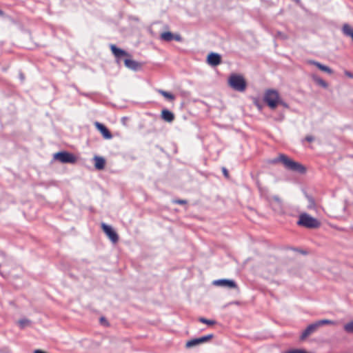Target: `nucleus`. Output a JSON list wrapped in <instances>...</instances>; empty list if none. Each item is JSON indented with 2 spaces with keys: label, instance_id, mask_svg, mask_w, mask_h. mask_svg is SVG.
<instances>
[{
  "label": "nucleus",
  "instance_id": "1",
  "mask_svg": "<svg viewBox=\"0 0 353 353\" xmlns=\"http://www.w3.org/2000/svg\"><path fill=\"white\" fill-rule=\"evenodd\" d=\"M270 163L272 164L281 163L286 169L301 174H303L306 171L305 168L303 165L299 162L293 161L284 154H279L277 157L270 160Z\"/></svg>",
  "mask_w": 353,
  "mask_h": 353
},
{
  "label": "nucleus",
  "instance_id": "2",
  "mask_svg": "<svg viewBox=\"0 0 353 353\" xmlns=\"http://www.w3.org/2000/svg\"><path fill=\"white\" fill-rule=\"evenodd\" d=\"M297 225L305 227L306 228L314 229L319 228L321 223L316 219L304 212L299 215Z\"/></svg>",
  "mask_w": 353,
  "mask_h": 353
},
{
  "label": "nucleus",
  "instance_id": "3",
  "mask_svg": "<svg viewBox=\"0 0 353 353\" xmlns=\"http://www.w3.org/2000/svg\"><path fill=\"white\" fill-rule=\"evenodd\" d=\"M229 84L234 90L243 92L246 88V82L241 75L232 74L229 78Z\"/></svg>",
  "mask_w": 353,
  "mask_h": 353
},
{
  "label": "nucleus",
  "instance_id": "4",
  "mask_svg": "<svg viewBox=\"0 0 353 353\" xmlns=\"http://www.w3.org/2000/svg\"><path fill=\"white\" fill-rule=\"evenodd\" d=\"M264 101L271 109H275L279 103V92L275 90H268L264 94Z\"/></svg>",
  "mask_w": 353,
  "mask_h": 353
},
{
  "label": "nucleus",
  "instance_id": "5",
  "mask_svg": "<svg viewBox=\"0 0 353 353\" xmlns=\"http://www.w3.org/2000/svg\"><path fill=\"white\" fill-rule=\"evenodd\" d=\"M54 158L63 163H74L77 158L68 152H59L54 154Z\"/></svg>",
  "mask_w": 353,
  "mask_h": 353
},
{
  "label": "nucleus",
  "instance_id": "6",
  "mask_svg": "<svg viewBox=\"0 0 353 353\" xmlns=\"http://www.w3.org/2000/svg\"><path fill=\"white\" fill-rule=\"evenodd\" d=\"M101 228L112 242L117 243L118 241L119 236L111 226L103 223Z\"/></svg>",
  "mask_w": 353,
  "mask_h": 353
},
{
  "label": "nucleus",
  "instance_id": "7",
  "mask_svg": "<svg viewBox=\"0 0 353 353\" xmlns=\"http://www.w3.org/2000/svg\"><path fill=\"white\" fill-rule=\"evenodd\" d=\"M213 284L216 286H222L229 289H239L236 283L230 279H218L213 281Z\"/></svg>",
  "mask_w": 353,
  "mask_h": 353
},
{
  "label": "nucleus",
  "instance_id": "8",
  "mask_svg": "<svg viewBox=\"0 0 353 353\" xmlns=\"http://www.w3.org/2000/svg\"><path fill=\"white\" fill-rule=\"evenodd\" d=\"M213 336H214L213 334H208V335L203 336H201L199 338L193 339L192 340L188 341L186 343V347H194L199 344L205 343V342L208 341L209 340H210L211 339H212Z\"/></svg>",
  "mask_w": 353,
  "mask_h": 353
},
{
  "label": "nucleus",
  "instance_id": "9",
  "mask_svg": "<svg viewBox=\"0 0 353 353\" xmlns=\"http://www.w3.org/2000/svg\"><path fill=\"white\" fill-rule=\"evenodd\" d=\"M319 327V325L317 321L309 325L302 332L301 339H305L308 336L316 332Z\"/></svg>",
  "mask_w": 353,
  "mask_h": 353
},
{
  "label": "nucleus",
  "instance_id": "10",
  "mask_svg": "<svg viewBox=\"0 0 353 353\" xmlns=\"http://www.w3.org/2000/svg\"><path fill=\"white\" fill-rule=\"evenodd\" d=\"M208 62L212 66L219 65L221 62V55L214 52L210 53L208 56Z\"/></svg>",
  "mask_w": 353,
  "mask_h": 353
},
{
  "label": "nucleus",
  "instance_id": "11",
  "mask_svg": "<svg viewBox=\"0 0 353 353\" xmlns=\"http://www.w3.org/2000/svg\"><path fill=\"white\" fill-rule=\"evenodd\" d=\"M94 125L97 130H99L100 132L103 134L104 138L110 139L112 137L111 132L103 124L96 122Z\"/></svg>",
  "mask_w": 353,
  "mask_h": 353
},
{
  "label": "nucleus",
  "instance_id": "12",
  "mask_svg": "<svg viewBox=\"0 0 353 353\" xmlns=\"http://www.w3.org/2000/svg\"><path fill=\"white\" fill-rule=\"evenodd\" d=\"M307 62V63H309L310 65H315L319 70H322V71H323L325 72H327V73H328L330 74L333 73V70L330 68H329L327 65H323L320 62H318V61H314V60H308Z\"/></svg>",
  "mask_w": 353,
  "mask_h": 353
},
{
  "label": "nucleus",
  "instance_id": "13",
  "mask_svg": "<svg viewBox=\"0 0 353 353\" xmlns=\"http://www.w3.org/2000/svg\"><path fill=\"white\" fill-rule=\"evenodd\" d=\"M110 49L112 54L117 59H121L122 57L128 56V54L125 50L117 48L115 45L111 44Z\"/></svg>",
  "mask_w": 353,
  "mask_h": 353
},
{
  "label": "nucleus",
  "instance_id": "14",
  "mask_svg": "<svg viewBox=\"0 0 353 353\" xmlns=\"http://www.w3.org/2000/svg\"><path fill=\"white\" fill-rule=\"evenodd\" d=\"M270 204L274 210H281L282 209V201L278 196H273L270 200Z\"/></svg>",
  "mask_w": 353,
  "mask_h": 353
},
{
  "label": "nucleus",
  "instance_id": "15",
  "mask_svg": "<svg viewBox=\"0 0 353 353\" xmlns=\"http://www.w3.org/2000/svg\"><path fill=\"white\" fill-rule=\"evenodd\" d=\"M124 63L128 68L132 70H137L141 67L140 64L137 61L130 59H125L124 60Z\"/></svg>",
  "mask_w": 353,
  "mask_h": 353
},
{
  "label": "nucleus",
  "instance_id": "16",
  "mask_svg": "<svg viewBox=\"0 0 353 353\" xmlns=\"http://www.w3.org/2000/svg\"><path fill=\"white\" fill-rule=\"evenodd\" d=\"M161 118L165 121H167V122H172L174 119V114L167 110V109H164L162 110L161 112Z\"/></svg>",
  "mask_w": 353,
  "mask_h": 353
},
{
  "label": "nucleus",
  "instance_id": "17",
  "mask_svg": "<svg viewBox=\"0 0 353 353\" xmlns=\"http://www.w3.org/2000/svg\"><path fill=\"white\" fill-rule=\"evenodd\" d=\"M94 167L97 170H103L105 165V161L104 158L101 157L95 156L94 157Z\"/></svg>",
  "mask_w": 353,
  "mask_h": 353
},
{
  "label": "nucleus",
  "instance_id": "18",
  "mask_svg": "<svg viewBox=\"0 0 353 353\" xmlns=\"http://www.w3.org/2000/svg\"><path fill=\"white\" fill-rule=\"evenodd\" d=\"M157 92L168 101H173L175 99V96L170 92L161 89L158 90Z\"/></svg>",
  "mask_w": 353,
  "mask_h": 353
},
{
  "label": "nucleus",
  "instance_id": "19",
  "mask_svg": "<svg viewBox=\"0 0 353 353\" xmlns=\"http://www.w3.org/2000/svg\"><path fill=\"white\" fill-rule=\"evenodd\" d=\"M312 79L314 81L315 83H316L318 85H321V87L324 88H327L328 86V84L321 78L319 77L316 75H312Z\"/></svg>",
  "mask_w": 353,
  "mask_h": 353
},
{
  "label": "nucleus",
  "instance_id": "20",
  "mask_svg": "<svg viewBox=\"0 0 353 353\" xmlns=\"http://www.w3.org/2000/svg\"><path fill=\"white\" fill-rule=\"evenodd\" d=\"M161 39L165 41H170L174 39V34L170 32H165L161 34Z\"/></svg>",
  "mask_w": 353,
  "mask_h": 353
},
{
  "label": "nucleus",
  "instance_id": "21",
  "mask_svg": "<svg viewBox=\"0 0 353 353\" xmlns=\"http://www.w3.org/2000/svg\"><path fill=\"white\" fill-rule=\"evenodd\" d=\"M306 198L308 202L307 208L309 210L316 209V203L314 199L312 196L307 194L306 195Z\"/></svg>",
  "mask_w": 353,
  "mask_h": 353
},
{
  "label": "nucleus",
  "instance_id": "22",
  "mask_svg": "<svg viewBox=\"0 0 353 353\" xmlns=\"http://www.w3.org/2000/svg\"><path fill=\"white\" fill-rule=\"evenodd\" d=\"M319 323V327L322 326L323 325H336V322L334 321H331L328 319H322L317 321Z\"/></svg>",
  "mask_w": 353,
  "mask_h": 353
},
{
  "label": "nucleus",
  "instance_id": "23",
  "mask_svg": "<svg viewBox=\"0 0 353 353\" xmlns=\"http://www.w3.org/2000/svg\"><path fill=\"white\" fill-rule=\"evenodd\" d=\"M18 324L20 328L23 329L30 324V321L27 319H22L18 321Z\"/></svg>",
  "mask_w": 353,
  "mask_h": 353
},
{
  "label": "nucleus",
  "instance_id": "24",
  "mask_svg": "<svg viewBox=\"0 0 353 353\" xmlns=\"http://www.w3.org/2000/svg\"><path fill=\"white\" fill-rule=\"evenodd\" d=\"M199 321L203 323H205L208 325H213L216 323V321H214V320H210V319H207L205 318H203V317H200L199 319Z\"/></svg>",
  "mask_w": 353,
  "mask_h": 353
},
{
  "label": "nucleus",
  "instance_id": "25",
  "mask_svg": "<svg viewBox=\"0 0 353 353\" xmlns=\"http://www.w3.org/2000/svg\"><path fill=\"white\" fill-rule=\"evenodd\" d=\"M343 328L346 332L353 333V320L351 322L346 323Z\"/></svg>",
  "mask_w": 353,
  "mask_h": 353
},
{
  "label": "nucleus",
  "instance_id": "26",
  "mask_svg": "<svg viewBox=\"0 0 353 353\" xmlns=\"http://www.w3.org/2000/svg\"><path fill=\"white\" fill-rule=\"evenodd\" d=\"M173 203H176V204L183 205V204L187 203V201L183 200V199H175V200H173Z\"/></svg>",
  "mask_w": 353,
  "mask_h": 353
},
{
  "label": "nucleus",
  "instance_id": "27",
  "mask_svg": "<svg viewBox=\"0 0 353 353\" xmlns=\"http://www.w3.org/2000/svg\"><path fill=\"white\" fill-rule=\"evenodd\" d=\"M277 36L282 39H285L287 38V37L281 32H277Z\"/></svg>",
  "mask_w": 353,
  "mask_h": 353
},
{
  "label": "nucleus",
  "instance_id": "28",
  "mask_svg": "<svg viewBox=\"0 0 353 353\" xmlns=\"http://www.w3.org/2000/svg\"><path fill=\"white\" fill-rule=\"evenodd\" d=\"M305 139L308 142H312L314 141V139L312 136L308 135L305 137Z\"/></svg>",
  "mask_w": 353,
  "mask_h": 353
},
{
  "label": "nucleus",
  "instance_id": "29",
  "mask_svg": "<svg viewBox=\"0 0 353 353\" xmlns=\"http://www.w3.org/2000/svg\"><path fill=\"white\" fill-rule=\"evenodd\" d=\"M299 349L290 350L283 353H299Z\"/></svg>",
  "mask_w": 353,
  "mask_h": 353
},
{
  "label": "nucleus",
  "instance_id": "30",
  "mask_svg": "<svg viewBox=\"0 0 353 353\" xmlns=\"http://www.w3.org/2000/svg\"><path fill=\"white\" fill-rule=\"evenodd\" d=\"M222 171H223V173L224 176H225V177H228L229 174H228V170H227L225 168H222Z\"/></svg>",
  "mask_w": 353,
  "mask_h": 353
},
{
  "label": "nucleus",
  "instance_id": "31",
  "mask_svg": "<svg viewBox=\"0 0 353 353\" xmlns=\"http://www.w3.org/2000/svg\"><path fill=\"white\" fill-rule=\"evenodd\" d=\"M174 39L177 41H181V37L179 34H176V35H174Z\"/></svg>",
  "mask_w": 353,
  "mask_h": 353
},
{
  "label": "nucleus",
  "instance_id": "32",
  "mask_svg": "<svg viewBox=\"0 0 353 353\" xmlns=\"http://www.w3.org/2000/svg\"><path fill=\"white\" fill-rule=\"evenodd\" d=\"M279 104L282 105L283 106H284L285 108H288V105L285 102H284L282 100H281L280 99H279Z\"/></svg>",
  "mask_w": 353,
  "mask_h": 353
},
{
  "label": "nucleus",
  "instance_id": "33",
  "mask_svg": "<svg viewBox=\"0 0 353 353\" xmlns=\"http://www.w3.org/2000/svg\"><path fill=\"white\" fill-rule=\"evenodd\" d=\"M345 74L350 78H353V74L349 71H345Z\"/></svg>",
  "mask_w": 353,
  "mask_h": 353
},
{
  "label": "nucleus",
  "instance_id": "34",
  "mask_svg": "<svg viewBox=\"0 0 353 353\" xmlns=\"http://www.w3.org/2000/svg\"><path fill=\"white\" fill-rule=\"evenodd\" d=\"M100 321H101V322H106V320H105V319L104 317H101L100 319Z\"/></svg>",
  "mask_w": 353,
  "mask_h": 353
},
{
  "label": "nucleus",
  "instance_id": "35",
  "mask_svg": "<svg viewBox=\"0 0 353 353\" xmlns=\"http://www.w3.org/2000/svg\"><path fill=\"white\" fill-rule=\"evenodd\" d=\"M3 12L0 10V14H2Z\"/></svg>",
  "mask_w": 353,
  "mask_h": 353
}]
</instances>
